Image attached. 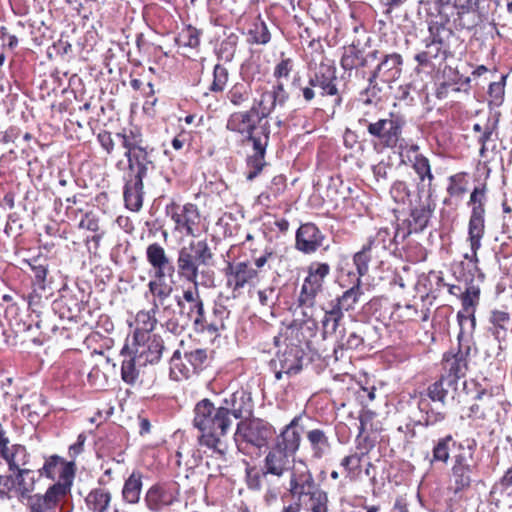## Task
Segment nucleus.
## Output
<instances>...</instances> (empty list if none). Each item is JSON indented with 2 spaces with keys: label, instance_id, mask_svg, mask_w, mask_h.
<instances>
[{
  "label": "nucleus",
  "instance_id": "42",
  "mask_svg": "<svg viewBox=\"0 0 512 512\" xmlns=\"http://www.w3.org/2000/svg\"><path fill=\"white\" fill-rule=\"evenodd\" d=\"M366 245L376 253L380 249L382 251H389L394 255L396 254L392 233L389 228H380L374 236L368 238Z\"/></svg>",
  "mask_w": 512,
  "mask_h": 512
},
{
  "label": "nucleus",
  "instance_id": "10",
  "mask_svg": "<svg viewBox=\"0 0 512 512\" xmlns=\"http://www.w3.org/2000/svg\"><path fill=\"white\" fill-rule=\"evenodd\" d=\"M406 119L403 115L390 112L388 117L380 118L369 124V135L375 149H394L402 147V137Z\"/></svg>",
  "mask_w": 512,
  "mask_h": 512
},
{
  "label": "nucleus",
  "instance_id": "32",
  "mask_svg": "<svg viewBox=\"0 0 512 512\" xmlns=\"http://www.w3.org/2000/svg\"><path fill=\"white\" fill-rule=\"evenodd\" d=\"M291 454L273 445L263 461V475H273L278 478L291 470Z\"/></svg>",
  "mask_w": 512,
  "mask_h": 512
},
{
  "label": "nucleus",
  "instance_id": "25",
  "mask_svg": "<svg viewBox=\"0 0 512 512\" xmlns=\"http://www.w3.org/2000/svg\"><path fill=\"white\" fill-rule=\"evenodd\" d=\"M289 486L291 495L298 500H302V498L307 497L318 484L315 482L307 465L303 461H300L298 466H294L291 469Z\"/></svg>",
  "mask_w": 512,
  "mask_h": 512
},
{
  "label": "nucleus",
  "instance_id": "19",
  "mask_svg": "<svg viewBox=\"0 0 512 512\" xmlns=\"http://www.w3.org/2000/svg\"><path fill=\"white\" fill-rule=\"evenodd\" d=\"M60 489V485L48 486L44 493H35L23 505L27 512H69L64 504L71 493Z\"/></svg>",
  "mask_w": 512,
  "mask_h": 512
},
{
  "label": "nucleus",
  "instance_id": "41",
  "mask_svg": "<svg viewBox=\"0 0 512 512\" xmlns=\"http://www.w3.org/2000/svg\"><path fill=\"white\" fill-rule=\"evenodd\" d=\"M80 298L68 299L66 296H63L62 299L58 302H55L56 307L60 308L62 306H66L68 308V313L61 314V317H66L68 319H81L84 317V312L87 308V297L84 291H80Z\"/></svg>",
  "mask_w": 512,
  "mask_h": 512
},
{
  "label": "nucleus",
  "instance_id": "27",
  "mask_svg": "<svg viewBox=\"0 0 512 512\" xmlns=\"http://www.w3.org/2000/svg\"><path fill=\"white\" fill-rule=\"evenodd\" d=\"M379 50H372L365 53L358 44L352 43L343 47V52L340 59V65L345 72L365 68L370 61L378 59Z\"/></svg>",
  "mask_w": 512,
  "mask_h": 512
},
{
  "label": "nucleus",
  "instance_id": "22",
  "mask_svg": "<svg viewBox=\"0 0 512 512\" xmlns=\"http://www.w3.org/2000/svg\"><path fill=\"white\" fill-rule=\"evenodd\" d=\"M290 99L283 81H276L270 90L264 91L258 102L259 121L270 116L277 108H284Z\"/></svg>",
  "mask_w": 512,
  "mask_h": 512
},
{
  "label": "nucleus",
  "instance_id": "31",
  "mask_svg": "<svg viewBox=\"0 0 512 512\" xmlns=\"http://www.w3.org/2000/svg\"><path fill=\"white\" fill-rule=\"evenodd\" d=\"M147 260L155 269V277L172 278L177 272V264L166 255L165 250L158 243L150 244L146 251Z\"/></svg>",
  "mask_w": 512,
  "mask_h": 512
},
{
  "label": "nucleus",
  "instance_id": "23",
  "mask_svg": "<svg viewBox=\"0 0 512 512\" xmlns=\"http://www.w3.org/2000/svg\"><path fill=\"white\" fill-rule=\"evenodd\" d=\"M374 331L375 327L369 326L360 327L357 330L350 331L349 333H347L345 328L339 330L333 349L335 360H339L343 357L344 350H358L363 348L366 337Z\"/></svg>",
  "mask_w": 512,
  "mask_h": 512
},
{
  "label": "nucleus",
  "instance_id": "24",
  "mask_svg": "<svg viewBox=\"0 0 512 512\" xmlns=\"http://www.w3.org/2000/svg\"><path fill=\"white\" fill-rule=\"evenodd\" d=\"M303 416L296 415L277 435L273 445L294 456L300 448Z\"/></svg>",
  "mask_w": 512,
  "mask_h": 512
},
{
  "label": "nucleus",
  "instance_id": "16",
  "mask_svg": "<svg viewBox=\"0 0 512 512\" xmlns=\"http://www.w3.org/2000/svg\"><path fill=\"white\" fill-rule=\"evenodd\" d=\"M165 212L175 223V231L186 236H198L201 215L196 204L185 203L181 205L172 200L166 205Z\"/></svg>",
  "mask_w": 512,
  "mask_h": 512
},
{
  "label": "nucleus",
  "instance_id": "28",
  "mask_svg": "<svg viewBox=\"0 0 512 512\" xmlns=\"http://www.w3.org/2000/svg\"><path fill=\"white\" fill-rule=\"evenodd\" d=\"M0 457L5 461L8 471L11 473L31 470L34 467L32 455L23 444L16 443L5 449H0Z\"/></svg>",
  "mask_w": 512,
  "mask_h": 512
},
{
  "label": "nucleus",
  "instance_id": "45",
  "mask_svg": "<svg viewBox=\"0 0 512 512\" xmlns=\"http://www.w3.org/2000/svg\"><path fill=\"white\" fill-rule=\"evenodd\" d=\"M110 500V493L103 488L91 490L85 498L87 507L94 512H107Z\"/></svg>",
  "mask_w": 512,
  "mask_h": 512
},
{
  "label": "nucleus",
  "instance_id": "29",
  "mask_svg": "<svg viewBox=\"0 0 512 512\" xmlns=\"http://www.w3.org/2000/svg\"><path fill=\"white\" fill-rule=\"evenodd\" d=\"M259 115L260 112L256 104H253L248 110L233 112L227 119L226 129L238 133L244 138L258 128L254 116L259 118Z\"/></svg>",
  "mask_w": 512,
  "mask_h": 512
},
{
  "label": "nucleus",
  "instance_id": "55",
  "mask_svg": "<svg viewBox=\"0 0 512 512\" xmlns=\"http://www.w3.org/2000/svg\"><path fill=\"white\" fill-rule=\"evenodd\" d=\"M451 471L454 479V493L467 490L472 483L471 473L473 469L452 468Z\"/></svg>",
  "mask_w": 512,
  "mask_h": 512
},
{
  "label": "nucleus",
  "instance_id": "48",
  "mask_svg": "<svg viewBox=\"0 0 512 512\" xmlns=\"http://www.w3.org/2000/svg\"><path fill=\"white\" fill-rule=\"evenodd\" d=\"M266 154H248L245 159L246 171L245 176L248 181H253L267 166Z\"/></svg>",
  "mask_w": 512,
  "mask_h": 512
},
{
  "label": "nucleus",
  "instance_id": "54",
  "mask_svg": "<svg viewBox=\"0 0 512 512\" xmlns=\"http://www.w3.org/2000/svg\"><path fill=\"white\" fill-rule=\"evenodd\" d=\"M294 69V60L288 57H284V54L281 53L280 60L274 66L273 77L276 79V81L288 80Z\"/></svg>",
  "mask_w": 512,
  "mask_h": 512
},
{
  "label": "nucleus",
  "instance_id": "40",
  "mask_svg": "<svg viewBox=\"0 0 512 512\" xmlns=\"http://www.w3.org/2000/svg\"><path fill=\"white\" fill-rule=\"evenodd\" d=\"M252 96L251 84L245 81L234 83L226 92L225 98L236 108L244 107Z\"/></svg>",
  "mask_w": 512,
  "mask_h": 512
},
{
  "label": "nucleus",
  "instance_id": "38",
  "mask_svg": "<svg viewBox=\"0 0 512 512\" xmlns=\"http://www.w3.org/2000/svg\"><path fill=\"white\" fill-rule=\"evenodd\" d=\"M307 441L310 444L312 456L315 459H321L331 450V443L325 430L314 428L307 432Z\"/></svg>",
  "mask_w": 512,
  "mask_h": 512
},
{
  "label": "nucleus",
  "instance_id": "35",
  "mask_svg": "<svg viewBox=\"0 0 512 512\" xmlns=\"http://www.w3.org/2000/svg\"><path fill=\"white\" fill-rule=\"evenodd\" d=\"M362 280L355 278L352 280V286L345 290L340 296L330 300L335 306H339L342 311L348 312L355 309L356 304L363 296Z\"/></svg>",
  "mask_w": 512,
  "mask_h": 512
},
{
  "label": "nucleus",
  "instance_id": "3",
  "mask_svg": "<svg viewBox=\"0 0 512 512\" xmlns=\"http://www.w3.org/2000/svg\"><path fill=\"white\" fill-rule=\"evenodd\" d=\"M174 298L180 317L192 321L196 333L218 337L226 329L225 320L229 318L230 310L222 304H215L214 319L207 320L198 285L183 290L182 295H175Z\"/></svg>",
  "mask_w": 512,
  "mask_h": 512
},
{
  "label": "nucleus",
  "instance_id": "49",
  "mask_svg": "<svg viewBox=\"0 0 512 512\" xmlns=\"http://www.w3.org/2000/svg\"><path fill=\"white\" fill-rule=\"evenodd\" d=\"M450 444L455 445L452 435H446L436 441L432 449L431 462L447 463L450 457Z\"/></svg>",
  "mask_w": 512,
  "mask_h": 512
},
{
  "label": "nucleus",
  "instance_id": "56",
  "mask_svg": "<svg viewBox=\"0 0 512 512\" xmlns=\"http://www.w3.org/2000/svg\"><path fill=\"white\" fill-rule=\"evenodd\" d=\"M311 502V512H328V495L317 486L307 495Z\"/></svg>",
  "mask_w": 512,
  "mask_h": 512
},
{
  "label": "nucleus",
  "instance_id": "39",
  "mask_svg": "<svg viewBox=\"0 0 512 512\" xmlns=\"http://www.w3.org/2000/svg\"><path fill=\"white\" fill-rule=\"evenodd\" d=\"M270 133V124L265 122L261 124L256 130L245 136L242 142L252 144L253 154H266L270 140Z\"/></svg>",
  "mask_w": 512,
  "mask_h": 512
},
{
  "label": "nucleus",
  "instance_id": "17",
  "mask_svg": "<svg viewBox=\"0 0 512 512\" xmlns=\"http://www.w3.org/2000/svg\"><path fill=\"white\" fill-rule=\"evenodd\" d=\"M330 272L331 267L328 263L314 261L309 264L298 297L299 306L311 308L315 305L316 297L322 292L325 279Z\"/></svg>",
  "mask_w": 512,
  "mask_h": 512
},
{
  "label": "nucleus",
  "instance_id": "61",
  "mask_svg": "<svg viewBox=\"0 0 512 512\" xmlns=\"http://www.w3.org/2000/svg\"><path fill=\"white\" fill-rule=\"evenodd\" d=\"M413 168L421 181L428 179L431 182L434 176L431 172V167L428 158L423 155H416L413 163Z\"/></svg>",
  "mask_w": 512,
  "mask_h": 512
},
{
  "label": "nucleus",
  "instance_id": "4",
  "mask_svg": "<svg viewBox=\"0 0 512 512\" xmlns=\"http://www.w3.org/2000/svg\"><path fill=\"white\" fill-rule=\"evenodd\" d=\"M337 70L334 65L321 63L313 72L308 74L305 84L297 73L292 80V86L298 89L297 97L302 98L306 104L319 102L326 97H332L334 107L342 104V96L337 87Z\"/></svg>",
  "mask_w": 512,
  "mask_h": 512
},
{
  "label": "nucleus",
  "instance_id": "2",
  "mask_svg": "<svg viewBox=\"0 0 512 512\" xmlns=\"http://www.w3.org/2000/svg\"><path fill=\"white\" fill-rule=\"evenodd\" d=\"M194 413L193 424L202 433L199 437L200 445L212 449L221 457L225 456L228 450L226 436L232 424L226 408H216L213 402L205 398L196 404Z\"/></svg>",
  "mask_w": 512,
  "mask_h": 512
},
{
  "label": "nucleus",
  "instance_id": "47",
  "mask_svg": "<svg viewBox=\"0 0 512 512\" xmlns=\"http://www.w3.org/2000/svg\"><path fill=\"white\" fill-rule=\"evenodd\" d=\"M498 117L494 119H488L484 124V131L478 137L477 141L480 144L479 155L480 157H485L488 151V143L490 141H495L497 139V128H498Z\"/></svg>",
  "mask_w": 512,
  "mask_h": 512
},
{
  "label": "nucleus",
  "instance_id": "62",
  "mask_svg": "<svg viewBox=\"0 0 512 512\" xmlns=\"http://www.w3.org/2000/svg\"><path fill=\"white\" fill-rule=\"evenodd\" d=\"M238 36L235 33L229 34L221 43L219 47V54L227 61L232 60L236 47L238 44Z\"/></svg>",
  "mask_w": 512,
  "mask_h": 512
},
{
  "label": "nucleus",
  "instance_id": "51",
  "mask_svg": "<svg viewBox=\"0 0 512 512\" xmlns=\"http://www.w3.org/2000/svg\"><path fill=\"white\" fill-rule=\"evenodd\" d=\"M98 140L108 153L112 151L115 142L119 143L124 149V156L128 157V137L124 133H116L114 139L109 132L100 133Z\"/></svg>",
  "mask_w": 512,
  "mask_h": 512
},
{
  "label": "nucleus",
  "instance_id": "26",
  "mask_svg": "<svg viewBox=\"0 0 512 512\" xmlns=\"http://www.w3.org/2000/svg\"><path fill=\"white\" fill-rule=\"evenodd\" d=\"M379 62L372 70L379 80L384 83H391L398 80L402 74L403 57L397 52L382 53L379 51Z\"/></svg>",
  "mask_w": 512,
  "mask_h": 512
},
{
  "label": "nucleus",
  "instance_id": "57",
  "mask_svg": "<svg viewBox=\"0 0 512 512\" xmlns=\"http://www.w3.org/2000/svg\"><path fill=\"white\" fill-rule=\"evenodd\" d=\"M207 350L206 349H195L189 352H185L184 359L193 369L195 374H198L204 367L207 361Z\"/></svg>",
  "mask_w": 512,
  "mask_h": 512
},
{
  "label": "nucleus",
  "instance_id": "53",
  "mask_svg": "<svg viewBox=\"0 0 512 512\" xmlns=\"http://www.w3.org/2000/svg\"><path fill=\"white\" fill-rule=\"evenodd\" d=\"M229 79V72L226 67L216 64L213 69V81L209 86V91L213 93H221L225 90Z\"/></svg>",
  "mask_w": 512,
  "mask_h": 512
},
{
  "label": "nucleus",
  "instance_id": "33",
  "mask_svg": "<svg viewBox=\"0 0 512 512\" xmlns=\"http://www.w3.org/2000/svg\"><path fill=\"white\" fill-rule=\"evenodd\" d=\"M322 310L324 312V316L321 319L322 337L323 339L332 336L336 338L339 334V330L343 328L341 327V323L344 319V311L330 301L326 306L322 307Z\"/></svg>",
  "mask_w": 512,
  "mask_h": 512
},
{
  "label": "nucleus",
  "instance_id": "44",
  "mask_svg": "<svg viewBox=\"0 0 512 512\" xmlns=\"http://www.w3.org/2000/svg\"><path fill=\"white\" fill-rule=\"evenodd\" d=\"M148 287L149 291L155 298L153 302L154 309H158L159 306H163L164 301L171 295L173 291L172 285L166 283L165 277H155L154 280L149 282Z\"/></svg>",
  "mask_w": 512,
  "mask_h": 512
},
{
  "label": "nucleus",
  "instance_id": "59",
  "mask_svg": "<svg viewBox=\"0 0 512 512\" xmlns=\"http://www.w3.org/2000/svg\"><path fill=\"white\" fill-rule=\"evenodd\" d=\"M155 310L156 309L153 308L151 311L138 312L135 318V322L137 323L138 326L135 330H148L149 333H151L155 327V324L157 323L156 318L154 316Z\"/></svg>",
  "mask_w": 512,
  "mask_h": 512
},
{
  "label": "nucleus",
  "instance_id": "58",
  "mask_svg": "<svg viewBox=\"0 0 512 512\" xmlns=\"http://www.w3.org/2000/svg\"><path fill=\"white\" fill-rule=\"evenodd\" d=\"M424 414H422V418L420 420H412L409 419L406 423L399 425L397 427V431L403 435L404 443H412L413 440L417 437L416 426H424Z\"/></svg>",
  "mask_w": 512,
  "mask_h": 512
},
{
  "label": "nucleus",
  "instance_id": "18",
  "mask_svg": "<svg viewBox=\"0 0 512 512\" xmlns=\"http://www.w3.org/2000/svg\"><path fill=\"white\" fill-rule=\"evenodd\" d=\"M463 334L464 329L460 328L457 352L445 353L442 359L443 371L441 377L451 380L456 385H458V381L466 375L468 370V357L471 351L469 342H463Z\"/></svg>",
  "mask_w": 512,
  "mask_h": 512
},
{
  "label": "nucleus",
  "instance_id": "20",
  "mask_svg": "<svg viewBox=\"0 0 512 512\" xmlns=\"http://www.w3.org/2000/svg\"><path fill=\"white\" fill-rule=\"evenodd\" d=\"M223 274L226 287L232 291L233 298L238 297L242 289L258 277V271L248 260L228 262Z\"/></svg>",
  "mask_w": 512,
  "mask_h": 512
},
{
  "label": "nucleus",
  "instance_id": "34",
  "mask_svg": "<svg viewBox=\"0 0 512 512\" xmlns=\"http://www.w3.org/2000/svg\"><path fill=\"white\" fill-rule=\"evenodd\" d=\"M488 322L490 324L488 331L494 339L499 344L506 341L508 326L510 324V314L504 310L493 309L490 311Z\"/></svg>",
  "mask_w": 512,
  "mask_h": 512
},
{
  "label": "nucleus",
  "instance_id": "37",
  "mask_svg": "<svg viewBox=\"0 0 512 512\" xmlns=\"http://www.w3.org/2000/svg\"><path fill=\"white\" fill-rule=\"evenodd\" d=\"M434 206L430 203L414 207L410 211V217L403 221V225H406L412 229L415 233L423 232L432 217Z\"/></svg>",
  "mask_w": 512,
  "mask_h": 512
},
{
  "label": "nucleus",
  "instance_id": "11",
  "mask_svg": "<svg viewBox=\"0 0 512 512\" xmlns=\"http://www.w3.org/2000/svg\"><path fill=\"white\" fill-rule=\"evenodd\" d=\"M39 480L40 477L35 475L34 469L0 475V500H17L23 504L36 493Z\"/></svg>",
  "mask_w": 512,
  "mask_h": 512
},
{
  "label": "nucleus",
  "instance_id": "46",
  "mask_svg": "<svg viewBox=\"0 0 512 512\" xmlns=\"http://www.w3.org/2000/svg\"><path fill=\"white\" fill-rule=\"evenodd\" d=\"M193 369L189 364L183 361L181 352L179 350L174 351L170 359V378L176 381L188 379L194 375Z\"/></svg>",
  "mask_w": 512,
  "mask_h": 512
},
{
  "label": "nucleus",
  "instance_id": "15",
  "mask_svg": "<svg viewBox=\"0 0 512 512\" xmlns=\"http://www.w3.org/2000/svg\"><path fill=\"white\" fill-rule=\"evenodd\" d=\"M304 355V350L297 344H289L279 350L269 362L275 379L280 381L284 377L289 379L299 374L303 369Z\"/></svg>",
  "mask_w": 512,
  "mask_h": 512
},
{
  "label": "nucleus",
  "instance_id": "36",
  "mask_svg": "<svg viewBox=\"0 0 512 512\" xmlns=\"http://www.w3.org/2000/svg\"><path fill=\"white\" fill-rule=\"evenodd\" d=\"M245 36L247 43L251 45H266L271 41L269 25L261 16L251 21Z\"/></svg>",
  "mask_w": 512,
  "mask_h": 512
},
{
  "label": "nucleus",
  "instance_id": "12",
  "mask_svg": "<svg viewBox=\"0 0 512 512\" xmlns=\"http://www.w3.org/2000/svg\"><path fill=\"white\" fill-rule=\"evenodd\" d=\"M486 185L477 186L470 194L468 206L471 214L468 223V239L470 242L472 259L478 261L477 251L481 247V240L485 233V204L487 202Z\"/></svg>",
  "mask_w": 512,
  "mask_h": 512
},
{
  "label": "nucleus",
  "instance_id": "52",
  "mask_svg": "<svg viewBox=\"0 0 512 512\" xmlns=\"http://www.w3.org/2000/svg\"><path fill=\"white\" fill-rule=\"evenodd\" d=\"M378 80L379 76H376V74L371 71L367 78L368 85L362 92V95L366 96L364 99L366 104L378 102L381 99L382 87L379 85Z\"/></svg>",
  "mask_w": 512,
  "mask_h": 512
},
{
  "label": "nucleus",
  "instance_id": "8",
  "mask_svg": "<svg viewBox=\"0 0 512 512\" xmlns=\"http://www.w3.org/2000/svg\"><path fill=\"white\" fill-rule=\"evenodd\" d=\"M133 350L130 349V386L138 376L136 366H146L160 360L164 350V342L159 335L146 331H134Z\"/></svg>",
  "mask_w": 512,
  "mask_h": 512
},
{
  "label": "nucleus",
  "instance_id": "9",
  "mask_svg": "<svg viewBox=\"0 0 512 512\" xmlns=\"http://www.w3.org/2000/svg\"><path fill=\"white\" fill-rule=\"evenodd\" d=\"M149 144L143 140L142 134L138 127L130 129V171H135V197L134 203L130 206V210L138 211L143 204V183L142 180L147 173V165L152 161L148 159Z\"/></svg>",
  "mask_w": 512,
  "mask_h": 512
},
{
  "label": "nucleus",
  "instance_id": "21",
  "mask_svg": "<svg viewBox=\"0 0 512 512\" xmlns=\"http://www.w3.org/2000/svg\"><path fill=\"white\" fill-rule=\"evenodd\" d=\"M325 241L326 235L319 227L312 222H306L301 224L296 231L295 249L303 254L311 255L322 248Z\"/></svg>",
  "mask_w": 512,
  "mask_h": 512
},
{
  "label": "nucleus",
  "instance_id": "63",
  "mask_svg": "<svg viewBox=\"0 0 512 512\" xmlns=\"http://www.w3.org/2000/svg\"><path fill=\"white\" fill-rule=\"evenodd\" d=\"M390 194L398 204H406L410 198V190L404 181H395L390 189Z\"/></svg>",
  "mask_w": 512,
  "mask_h": 512
},
{
  "label": "nucleus",
  "instance_id": "6",
  "mask_svg": "<svg viewBox=\"0 0 512 512\" xmlns=\"http://www.w3.org/2000/svg\"><path fill=\"white\" fill-rule=\"evenodd\" d=\"M214 254L206 240L190 241L178 250L177 274L180 278L198 285L199 276L208 275L206 268L213 265Z\"/></svg>",
  "mask_w": 512,
  "mask_h": 512
},
{
  "label": "nucleus",
  "instance_id": "1",
  "mask_svg": "<svg viewBox=\"0 0 512 512\" xmlns=\"http://www.w3.org/2000/svg\"><path fill=\"white\" fill-rule=\"evenodd\" d=\"M470 263L461 262L454 270L455 284L448 285V292L461 301V310L457 312V320L460 328L470 325V332L476 327L475 313L480 303V285L485 279V274L479 269L478 261L471 258Z\"/></svg>",
  "mask_w": 512,
  "mask_h": 512
},
{
  "label": "nucleus",
  "instance_id": "13",
  "mask_svg": "<svg viewBox=\"0 0 512 512\" xmlns=\"http://www.w3.org/2000/svg\"><path fill=\"white\" fill-rule=\"evenodd\" d=\"M76 469V464L73 460L67 461L57 454H51L43 456V464L36 472L40 478L53 481L50 486L57 487L60 485V490L71 493Z\"/></svg>",
  "mask_w": 512,
  "mask_h": 512
},
{
  "label": "nucleus",
  "instance_id": "43",
  "mask_svg": "<svg viewBox=\"0 0 512 512\" xmlns=\"http://www.w3.org/2000/svg\"><path fill=\"white\" fill-rule=\"evenodd\" d=\"M372 253L373 251L364 244L361 250L353 255V264L355 266L356 273L348 271V276H352L353 280L355 278H360V280H362V277L369 272V264L373 256Z\"/></svg>",
  "mask_w": 512,
  "mask_h": 512
},
{
  "label": "nucleus",
  "instance_id": "64",
  "mask_svg": "<svg viewBox=\"0 0 512 512\" xmlns=\"http://www.w3.org/2000/svg\"><path fill=\"white\" fill-rule=\"evenodd\" d=\"M134 425L138 429V434L141 437H144L150 434L152 430V423L150 419V413L144 410H141L135 419Z\"/></svg>",
  "mask_w": 512,
  "mask_h": 512
},
{
  "label": "nucleus",
  "instance_id": "30",
  "mask_svg": "<svg viewBox=\"0 0 512 512\" xmlns=\"http://www.w3.org/2000/svg\"><path fill=\"white\" fill-rule=\"evenodd\" d=\"M222 408H226L228 417L246 420L253 413V402L251 394L244 391H236L229 398L223 400Z\"/></svg>",
  "mask_w": 512,
  "mask_h": 512
},
{
  "label": "nucleus",
  "instance_id": "7",
  "mask_svg": "<svg viewBox=\"0 0 512 512\" xmlns=\"http://www.w3.org/2000/svg\"><path fill=\"white\" fill-rule=\"evenodd\" d=\"M447 25L448 19L446 21L431 20L427 22L428 36L423 39L425 49L414 56L418 66L431 67L434 61L441 64L453 56L450 40L455 33Z\"/></svg>",
  "mask_w": 512,
  "mask_h": 512
},
{
  "label": "nucleus",
  "instance_id": "14",
  "mask_svg": "<svg viewBox=\"0 0 512 512\" xmlns=\"http://www.w3.org/2000/svg\"><path fill=\"white\" fill-rule=\"evenodd\" d=\"M275 434V428L260 418H248L237 424L234 440L239 451H242V442L258 449L265 447Z\"/></svg>",
  "mask_w": 512,
  "mask_h": 512
},
{
  "label": "nucleus",
  "instance_id": "5",
  "mask_svg": "<svg viewBox=\"0 0 512 512\" xmlns=\"http://www.w3.org/2000/svg\"><path fill=\"white\" fill-rule=\"evenodd\" d=\"M458 393V385L447 378L439 377L438 380L428 385L417 396V408L424 414V426L431 427L443 422L447 412L438 408L439 403L445 407L449 400H454Z\"/></svg>",
  "mask_w": 512,
  "mask_h": 512
},
{
  "label": "nucleus",
  "instance_id": "50",
  "mask_svg": "<svg viewBox=\"0 0 512 512\" xmlns=\"http://www.w3.org/2000/svg\"><path fill=\"white\" fill-rule=\"evenodd\" d=\"M200 35V30L188 25L178 33L175 37V42L178 46L197 48L200 45Z\"/></svg>",
  "mask_w": 512,
  "mask_h": 512
},
{
  "label": "nucleus",
  "instance_id": "60",
  "mask_svg": "<svg viewBox=\"0 0 512 512\" xmlns=\"http://www.w3.org/2000/svg\"><path fill=\"white\" fill-rule=\"evenodd\" d=\"M475 451V443L468 445L467 451L459 452L454 456V464L452 468L473 469V456Z\"/></svg>",
  "mask_w": 512,
  "mask_h": 512
}]
</instances>
